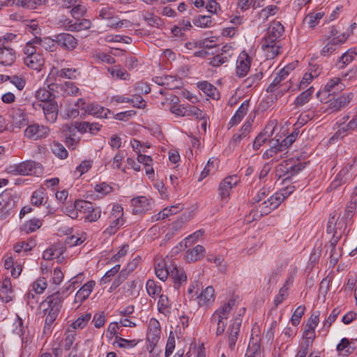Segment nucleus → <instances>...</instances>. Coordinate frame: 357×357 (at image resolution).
Wrapping results in <instances>:
<instances>
[{
    "label": "nucleus",
    "mask_w": 357,
    "mask_h": 357,
    "mask_svg": "<svg viewBox=\"0 0 357 357\" xmlns=\"http://www.w3.org/2000/svg\"><path fill=\"white\" fill-rule=\"evenodd\" d=\"M319 74V71H317V70H314V73H306L302 79V80L299 82V84L298 86V89H304L305 87L307 86L309 84L312 82L314 77H317Z\"/></svg>",
    "instance_id": "nucleus-55"
},
{
    "label": "nucleus",
    "mask_w": 357,
    "mask_h": 357,
    "mask_svg": "<svg viewBox=\"0 0 357 357\" xmlns=\"http://www.w3.org/2000/svg\"><path fill=\"white\" fill-rule=\"evenodd\" d=\"M355 348L351 346L349 340L344 337L337 346V350L343 356H349L354 351Z\"/></svg>",
    "instance_id": "nucleus-43"
},
{
    "label": "nucleus",
    "mask_w": 357,
    "mask_h": 357,
    "mask_svg": "<svg viewBox=\"0 0 357 357\" xmlns=\"http://www.w3.org/2000/svg\"><path fill=\"white\" fill-rule=\"evenodd\" d=\"M136 266H137V262L133 261L128 265V268L129 269L128 271H127L126 269L122 270L119 273L118 276L113 281L111 287H109V292L113 291L117 287H119L121 285V284H122L125 281V280L127 278L129 273L130 271H132L134 270V268L136 267Z\"/></svg>",
    "instance_id": "nucleus-19"
},
{
    "label": "nucleus",
    "mask_w": 357,
    "mask_h": 357,
    "mask_svg": "<svg viewBox=\"0 0 357 357\" xmlns=\"http://www.w3.org/2000/svg\"><path fill=\"white\" fill-rule=\"evenodd\" d=\"M211 22V17L207 15H199L193 20V23L195 26L202 28L209 27Z\"/></svg>",
    "instance_id": "nucleus-64"
},
{
    "label": "nucleus",
    "mask_w": 357,
    "mask_h": 357,
    "mask_svg": "<svg viewBox=\"0 0 357 357\" xmlns=\"http://www.w3.org/2000/svg\"><path fill=\"white\" fill-rule=\"evenodd\" d=\"M258 337H251L245 357H263Z\"/></svg>",
    "instance_id": "nucleus-23"
},
{
    "label": "nucleus",
    "mask_w": 357,
    "mask_h": 357,
    "mask_svg": "<svg viewBox=\"0 0 357 357\" xmlns=\"http://www.w3.org/2000/svg\"><path fill=\"white\" fill-rule=\"evenodd\" d=\"M54 41L65 50L72 51L78 45V40L73 35L61 33L54 36Z\"/></svg>",
    "instance_id": "nucleus-7"
},
{
    "label": "nucleus",
    "mask_w": 357,
    "mask_h": 357,
    "mask_svg": "<svg viewBox=\"0 0 357 357\" xmlns=\"http://www.w3.org/2000/svg\"><path fill=\"white\" fill-rule=\"evenodd\" d=\"M98 17L101 20L112 21L115 19V10L111 6H102L98 10Z\"/></svg>",
    "instance_id": "nucleus-40"
},
{
    "label": "nucleus",
    "mask_w": 357,
    "mask_h": 357,
    "mask_svg": "<svg viewBox=\"0 0 357 357\" xmlns=\"http://www.w3.org/2000/svg\"><path fill=\"white\" fill-rule=\"evenodd\" d=\"M12 122L16 127L21 128L26 124V114L20 108H13L10 112Z\"/></svg>",
    "instance_id": "nucleus-24"
},
{
    "label": "nucleus",
    "mask_w": 357,
    "mask_h": 357,
    "mask_svg": "<svg viewBox=\"0 0 357 357\" xmlns=\"http://www.w3.org/2000/svg\"><path fill=\"white\" fill-rule=\"evenodd\" d=\"M20 197L11 189H6L0 194V213H8L19 201Z\"/></svg>",
    "instance_id": "nucleus-4"
},
{
    "label": "nucleus",
    "mask_w": 357,
    "mask_h": 357,
    "mask_svg": "<svg viewBox=\"0 0 357 357\" xmlns=\"http://www.w3.org/2000/svg\"><path fill=\"white\" fill-rule=\"evenodd\" d=\"M211 321H218V326L215 331V334L217 336L221 335L224 333L225 327L227 324V320L225 319L220 318V316L218 317L217 315H213L211 317Z\"/></svg>",
    "instance_id": "nucleus-59"
},
{
    "label": "nucleus",
    "mask_w": 357,
    "mask_h": 357,
    "mask_svg": "<svg viewBox=\"0 0 357 357\" xmlns=\"http://www.w3.org/2000/svg\"><path fill=\"white\" fill-rule=\"evenodd\" d=\"M261 49L265 52L267 59H273L281 52L280 40H273L271 38H264L261 43Z\"/></svg>",
    "instance_id": "nucleus-6"
},
{
    "label": "nucleus",
    "mask_w": 357,
    "mask_h": 357,
    "mask_svg": "<svg viewBox=\"0 0 357 357\" xmlns=\"http://www.w3.org/2000/svg\"><path fill=\"white\" fill-rule=\"evenodd\" d=\"M344 35H340L337 37L329 38L328 42L321 50V54L323 56H328L332 54L337 48V46L344 43L346 41Z\"/></svg>",
    "instance_id": "nucleus-13"
},
{
    "label": "nucleus",
    "mask_w": 357,
    "mask_h": 357,
    "mask_svg": "<svg viewBox=\"0 0 357 357\" xmlns=\"http://www.w3.org/2000/svg\"><path fill=\"white\" fill-rule=\"evenodd\" d=\"M42 42L41 39H38L36 37V40L32 42H29L26 44L24 47V53L26 56H31L33 54H37L38 47L36 45H40Z\"/></svg>",
    "instance_id": "nucleus-52"
},
{
    "label": "nucleus",
    "mask_w": 357,
    "mask_h": 357,
    "mask_svg": "<svg viewBox=\"0 0 357 357\" xmlns=\"http://www.w3.org/2000/svg\"><path fill=\"white\" fill-rule=\"evenodd\" d=\"M171 98L170 102H169V99L167 98L166 102H162L161 104L163 107L167 106L172 114L180 116H193L195 118H202V111L198 107L190 104L179 105L178 97L174 96Z\"/></svg>",
    "instance_id": "nucleus-2"
},
{
    "label": "nucleus",
    "mask_w": 357,
    "mask_h": 357,
    "mask_svg": "<svg viewBox=\"0 0 357 357\" xmlns=\"http://www.w3.org/2000/svg\"><path fill=\"white\" fill-rule=\"evenodd\" d=\"M40 168V165L34 161L27 160L18 164V173L20 175L33 174V169Z\"/></svg>",
    "instance_id": "nucleus-29"
},
{
    "label": "nucleus",
    "mask_w": 357,
    "mask_h": 357,
    "mask_svg": "<svg viewBox=\"0 0 357 357\" xmlns=\"http://www.w3.org/2000/svg\"><path fill=\"white\" fill-rule=\"evenodd\" d=\"M45 198V193L43 190L39 189L33 192L31 203L35 206H40Z\"/></svg>",
    "instance_id": "nucleus-62"
},
{
    "label": "nucleus",
    "mask_w": 357,
    "mask_h": 357,
    "mask_svg": "<svg viewBox=\"0 0 357 357\" xmlns=\"http://www.w3.org/2000/svg\"><path fill=\"white\" fill-rule=\"evenodd\" d=\"M0 296L6 303L13 299L12 285L11 281L9 278H6L2 281L0 289Z\"/></svg>",
    "instance_id": "nucleus-27"
},
{
    "label": "nucleus",
    "mask_w": 357,
    "mask_h": 357,
    "mask_svg": "<svg viewBox=\"0 0 357 357\" xmlns=\"http://www.w3.org/2000/svg\"><path fill=\"white\" fill-rule=\"evenodd\" d=\"M44 58L40 52L24 58V63L28 67L36 70L41 69V67L44 65Z\"/></svg>",
    "instance_id": "nucleus-21"
},
{
    "label": "nucleus",
    "mask_w": 357,
    "mask_h": 357,
    "mask_svg": "<svg viewBox=\"0 0 357 357\" xmlns=\"http://www.w3.org/2000/svg\"><path fill=\"white\" fill-rule=\"evenodd\" d=\"M33 106L37 109V107L41 108L47 121L54 123L58 116V105L55 100L45 102L44 103H33Z\"/></svg>",
    "instance_id": "nucleus-5"
},
{
    "label": "nucleus",
    "mask_w": 357,
    "mask_h": 357,
    "mask_svg": "<svg viewBox=\"0 0 357 357\" xmlns=\"http://www.w3.org/2000/svg\"><path fill=\"white\" fill-rule=\"evenodd\" d=\"M155 82L158 85L165 86L169 89L178 88V81L174 76L171 75L155 77Z\"/></svg>",
    "instance_id": "nucleus-28"
},
{
    "label": "nucleus",
    "mask_w": 357,
    "mask_h": 357,
    "mask_svg": "<svg viewBox=\"0 0 357 357\" xmlns=\"http://www.w3.org/2000/svg\"><path fill=\"white\" fill-rule=\"evenodd\" d=\"M198 87L202 90L206 96L215 99L217 93L216 88L211 83L204 81L201 82L198 84Z\"/></svg>",
    "instance_id": "nucleus-47"
},
{
    "label": "nucleus",
    "mask_w": 357,
    "mask_h": 357,
    "mask_svg": "<svg viewBox=\"0 0 357 357\" xmlns=\"http://www.w3.org/2000/svg\"><path fill=\"white\" fill-rule=\"evenodd\" d=\"M305 307L304 305H300L295 310L291 319L292 325L297 326L299 324L301 319L305 313Z\"/></svg>",
    "instance_id": "nucleus-63"
},
{
    "label": "nucleus",
    "mask_w": 357,
    "mask_h": 357,
    "mask_svg": "<svg viewBox=\"0 0 357 357\" xmlns=\"http://www.w3.org/2000/svg\"><path fill=\"white\" fill-rule=\"evenodd\" d=\"M13 326V332L20 337H22L24 335L26 330L27 328V327L24 325V321L19 316H17Z\"/></svg>",
    "instance_id": "nucleus-57"
},
{
    "label": "nucleus",
    "mask_w": 357,
    "mask_h": 357,
    "mask_svg": "<svg viewBox=\"0 0 357 357\" xmlns=\"http://www.w3.org/2000/svg\"><path fill=\"white\" fill-rule=\"evenodd\" d=\"M48 0H13L16 6L28 9H36L38 6L45 4Z\"/></svg>",
    "instance_id": "nucleus-34"
},
{
    "label": "nucleus",
    "mask_w": 357,
    "mask_h": 357,
    "mask_svg": "<svg viewBox=\"0 0 357 357\" xmlns=\"http://www.w3.org/2000/svg\"><path fill=\"white\" fill-rule=\"evenodd\" d=\"M239 178L236 175H231L222 180L219 186V195L222 200H227L230 195V190L239 182Z\"/></svg>",
    "instance_id": "nucleus-8"
},
{
    "label": "nucleus",
    "mask_w": 357,
    "mask_h": 357,
    "mask_svg": "<svg viewBox=\"0 0 357 357\" xmlns=\"http://www.w3.org/2000/svg\"><path fill=\"white\" fill-rule=\"evenodd\" d=\"M91 315L87 313L78 317L71 325L74 329H82L86 326L89 321L91 319Z\"/></svg>",
    "instance_id": "nucleus-58"
},
{
    "label": "nucleus",
    "mask_w": 357,
    "mask_h": 357,
    "mask_svg": "<svg viewBox=\"0 0 357 357\" xmlns=\"http://www.w3.org/2000/svg\"><path fill=\"white\" fill-rule=\"evenodd\" d=\"M314 87L311 86L306 91L302 92L298 96L296 97L294 101L296 106H301L310 100L312 93H314Z\"/></svg>",
    "instance_id": "nucleus-46"
},
{
    "label": "nucleus",
    "mask_w": 357,
    "mask_h": 357,
    "mask_svg": "<svg viewBox=\"0 0 357 357\" xmlns=\"http://www.w3.org/2000/svg\"><path fill=\"white\" fill-rule=\"evenodd\" d=\"M234 305V301H229L227 303H225L222 306L217 309L214 312L213 315H218L220 316V318L225 319V320H227L229 317V314L230 313V311L232 309V307Z\"/></svg>",
    "instance_id": "nucleus-37"
},
{
    "label": "nucleus",
    "mask_w": 357,
    "mask_h": 357,
    "mask_svg": "<svg viewBox=\"0 0 357 357\" xmlns=\"http://www.w3.org/2000/svg\"><path fill=\"white\" fill-rule=\"evenodd\" d=\"M138 342L137 340H127L116 336L114 344H116L119 348L131 349L135 347Z\"/></svg>",
    "instance_id": "nucleus-49"
},
{
    "label": "nucleus",
    "mask_w": 357,
    "mask_h": 357,
    "mask_svg": "<svg viewBox=\"0 0 357 357\" xmlns=\"http://www.w3.org/2000/svg\"><path fill=\"white\" fill-rule=\"evenodd\" d=\"M287 77L283 75L280 71L277 73V75L273 79V82L267 87L266 91L268 93H273L276 90L279 89L280 87L283 86L284 81Z\"/></svg>",
    "instance_id": "nucleus-38"
},
{
    "label": "nucleus",
    "mask_w": 357,
    "mask_h": 357,
    "mask_svg": "<svg viewBox=\"0 0 357 357\" xmlns=\"http://www.w3.org/2000/svg\"><path fill=\"white\" fill-rule=\"evenodd\" d=\"M218 165V161L215 158H210L204 167L203 171L201 173L200 175V180L203 179L204 178L206 177L211 171L215 170L216 169V166Z\"/></svg>",
    "instance_id": "nucleus-60"
},
{
    "label": "nucleus",
    "mask_w": 357,
    "mask_h": 357,
    "mask_svg": "<svg viewBox=\"0 0 357 357\" xmlns=\"http://www.w3.org/2000/svg\"><path fill=\"white\" fill-rule=\"evenodd\" d=\"M36 98L41 102L40 103H44L45 102L54 100L56 95L50 89L42 88L36 92Z\"/></svg>",
    "instance_id": "nucleus-33"
},
{
    "label": "nucleus",
    "mask_w": 357,
    "mask_h": 357,
    "mask_svg": "<svg viewBox=\"0 0 357 357\" xmlns=\"http://www.w3.org/2000/svg\"><path fill=\"white\" fill-rule=\"evenodd\" d=\"M141 15L142 19L150 26L159 27L162 24V20L152 13L143 11Z\"/></svg>",
    "instance_id": "nucleus-41"
},
{
    "label": "nucleus",
    "mask_w": 357,
    "mask_h": 357,
    "mask_svg": "<svg viewBox=\"0 0 357 357\" xmlns=\"http://www.w3.org/2000/svg\"><path fill=\"white\" fill-rule=\"evenodd\" d=\"M215 290L213 287L208 286L197 296L199 306H208L215 301Z\"/></svg>",
    "instance_id": "nucleus-16"
},
{
    "label": "nucleus",
    "mask_w": 357,
    "mask_h": 357,
    "mask_svg": "<svg viewBox=\"0 0 357 357\" xmlns=\"http://www.w3.org/2000/svg\"><path fill=\"white\" fill-rule=\"evenodd\" d=\"M355 55H357V50L356 48L348 50L339 58L336 63V66H337V68L340 69L344 68L354 59Z\"/></svg>",
    "instance_id": "nucleus-26"
},
{
    "label": "nucleus",
    "mask_w": 357,
    "mask_h": 357,
    "mask_svg": "<svg viewBox=\"0 0 357 357\" xmlns=\"http://www.w3.org/2000/svg\"><path fill=\"white\" fill-rule=\"evenodd\" d=\"M74 203L75 207L77 208V213L79 212L86 213L89 210H90V208H91V206L93 205L90 202L81 199L76 200Z\"/></svg>",
    "instance_id": "nucleus-61"
},
{
    "label": "nucleus",
    "mask_w": 357,
    "mask_h": 357,
    "mask_svg": "<svg viewBox=\"0 0 357 357\" xmlns=\"http://www.w3.org/2000/svg\"><path fill=\"white\" fill-rule=\"evenodd\" d=\"M284 191V192H276L259 204L255 209L250 212L249 218L252 220H256L277 208L287 195L286 190Z\"/></svg>",
    "instance_id": "nucleus-1"
},
{
    "label": "nucleus",
    "mask_w": 357,
    "mask_h": 357,
    "mask_svg": "<svg viewBox=\"0 0 357 357\" xmlns=\"http://www.w3.org/2000/svg\"><path fill=\"white\" fill-rule=\"evenodd\" d=\"M169 265H167L166 262L161 261L155 267V273L156 276L162 281H165L169 277Z\"/></svg>",
    "instance_id": "nucleus-36"
},
{
    "label": "nucleus",
    "mask_w": 357,
    "mask_h": 357,
    "mask_svg": "<svg viewBox=\"0 0 357 357\" xmlns=\"http://www.w3.org/2000/svg\"><path fill=\"white\" fill-rule=\"evenodd\" d=\"M203 234L204 231L202 229L196 231L193 234L187 236L182 242L180 243L181 247H183L184 248H188L202 236Z\"/></svg>",
    "instance_id": "nucleus-51"
},
{
    "label": "nucleus",
    "mask_w": 357,
    "mask_h": 357,
    "mask_svg": "<svg viewBox=\"0 0 357 357\" xmlns=\"http://www.w3.org/2000/svg\"><path fill=\"white\" fill-rule=\"evenodd\" d=\"M357 128V114L354 116V118L346 125L343 126L341 128L338 130L337 132L335 134L333 137H342L344 133L348 130H354Z\"/></svg>",
    "instance_id": "nucleus-44"
},
{
    "label": "nucleus",
    "mask_w": 357,
    "mask_h": 357,
    "mask_svg": "<svg viewBox=\"0 0 357 357\" xmlns=\"http://www.w3.org/2000/svg\"><path fill=\"white\" fill-rule=\"evenodd\" d=\"M0 45H1L0 44ZM15 50L12 47L0 46V63L3 66H11L15 61Z\"/></svg>",
    "instance_id": "nucleus-15"
},
{
    "label": "nucleus",
    "mask_w": 357,
    "mask_h": 357,
    "mask_svg": "<svg viewBox=\"0 0 357 357\" xmlns=\"http://www.w3.org/2000/svg\"><path fill=\"white\" fill-rule=\"evenodd\" d=\"M146 289L148 294L152 298H155V296H158L162 291L161 286L155 280L151 279L147 280L146 283Z\"/></svg>",
    "instance_id": "nucleus-42"
},
{
    "label": "nucleus",
    "mask_w": 357,
    "mask_h": 357,
    "mask_svg": "<svg viewBox=\"0 0 357 357\" xmlns=\"http://www.w3.org/2000/svg\"><path fill=\"white\" fill-rule=\"evenodd\" d=\"M64 298L61 296L59 291L47 296L46 299L41 303V305L47 307L43 309L44 314L47 317V321L56 320L62 307V303Z\"/></svg>",
    "instance_id": "nucleus-3"
},
{
    "label": "nucleus",
    "mask_w": 357,
    "mask_h": 357,
    "mask_svg": "<svg viewBox=\"0 0 357 357\" xmlns=\"http://www.w3.org/2000/svg\"><path fill=\"white\" fill-rule=\"evenodd\" d=\"M251 59L249 55L243 51L238 56L236 61V75L241 77H245L250 70Z\"/></svg>",
    "instance_id": "nucleus-9"
},
{
    "label": "nucleus",
    "mask_w": 357,
    "mask_h": 357,
    "mask_svg": "<svg viewBox=\"0 0 357 357\" xmlns=\"http://www.w3.org/2000/svg\"><path fill=\"white\" fill-rule=\"evenodd\" d=\"M158 310L165 316H169L171 313L172 303L167 296L161 294L157 303Z\"/></svg>",
    "instance_id": "nucleus-30"
},
{
    "label": "nucleus",
    "mask_w": 357,
    "mask_h": 357,
    "mask_svg": "<svg viewBox=\"0 0 357 357\" xmlns=\"http://www.w3.org/2000/svg\"><path fill=\"white\" fill-rule=\"evenodd\" d=\"M284 31V26L278 21H273L268 28V36L266 38H271L273 40H280L279 38Z\"/></svg>",
    "instance_id": "nucleus-22"
},
{
    "label": "nucleus",
    "mask_w": 357,
    "mask_h": 357,
    "mask_svg": "<svg viewBox=\"0 0 357 357\" xmlns=\"http://www.w3.org/2000/svg\"><path fill=\"white\" fill-rule=\"evenodd\" d=\"M110 223L109 227H107L103 231L105 234L107 235H113L116 234V232L119 229L121 226H122L125 222L124 218H109Z\"/></svg>",
    "instance_id": "nucleus-35"
},
{
    "label": "nucleus",
    "mask_w": 357,
    "mask_h": 357,
    "mask_svg": "<svg viewBox=\"0 0 357 357\" xmlns=\"http://www.w3.org/2000/svg\"><path fill=\"white\" fill-rule=\"evenodd\" d=\"M279 8L274 5L268 6L263 8L259 15V19L265 22L268 20L270 16H273L277 13Z\"/></svg>",
    "instance_id": "nucleus-45"
},
{
    "label": "nucleus",
    "mask_w": 357,
    "mask_h": 357,
    "mask_svg": "<svg viewBox=\"0 0 357 357\" xmlns=\"http://www.w3.org/2000/svg\"><path fill=\"white\" fill-rule=\"evenodd\" d=\"M52 153L61 159H65L68 157V151L66 148L60 143L54 142L51 145Z\"/></svg>",
    "instance_id": "nucleus-53"
},
{
    "label": "nucleus",
    "mask_w": 357,
    "mask_h": 357,
    "mask_svg": "<svg viewBox=\"0 0 357 357\" xmlns=\"http://www.w3.org/2000/svg\"><path fill=\"white\" fill-rule=\"evenodd\" d=\"M86 213V215L84 218V221L93 222L97 221L100 218L101 210L98 207L94 208L92 205L91 208Z\"/></svg>",
    "instance_id": "nucleus-54"
},
{
    "label": "nucleus",
    "mask_w": 357,
    "mask_h": 357,
    "mask_svg": "<svg viewBox=\"0 0 357 357\" xmlns=\"http://www.w3.org/2000/svg\"><path fill=\"white\" fill-rule=\"evenodd\" d=\"M262 77L263 73L261 72H258L251 75L243 81V85L246 88L256 87L259 84Z\"/></svg>",
    "instance_id": "nucleus-48"
},
{
    "label": "nucleus",
    "mask_w": 357,
    "mask_h": 357,
    "mask_svg": "<svg viewBox=\"0 0 357 357\" xmlns=\"http://www.w3.org/2000/svg\"><path fill=\"white\" fill-rule=\"evenodd\" d=\"M107 112H109L108 109L96 104L87 105L85 109V114H91L98 118H107Z\"/></svg>",
    "instance_id": "nucleus-31"
},
{
    "label": "nucleus",
    "mask_w": 357,
    "mask_h": 357,
    "mask_svg": "<svg viewBox=\"0 0 357 357\" xmlns=\"http://www.w3.org/2000/svg\"><path fill=\"white\" fill-rule=\"evenodd\" d=\"M95 281L90 280L84 284L76 293L75 303H82L91 294L94 286Z\"/></svg>",
    "instance_id": "nucleus-17"
},
{
    "label": "nucleus",
    "mask_w": 357,
    "mask_h": 357,
    "mask_svg": "<svg viewBox=\"0 0 357 357\" xmlns=\"http://www.w3.org/2000/svg\"><path fill=\"white\" fill-rule=\"evenodd\" d=\"M344 84L340 83V79L335 77L327 82L324 87V90L327 92L335 93L339 91H342L344 89Z\"/></svg>",
    "instance_id": "nucleus-39"
},
{
    "label": "nucleus",
    "mask_w": 357,
    "mask_h": 357,
    "mask_svg": "<svg viewBox=\"0 0 357 357\" xmlns=\"http://www.w3.org/2000/svg\"><path fill=\"white\" fill-rule=\"evenodd\" d=\"M32 291L36 294H41L47 287V280L44 277H40L33 282Z\"/></svg>",
    "instance_id": "nucleus-50"
},
{
    "label": "nucleus",
    "mask_w": 357,
    "mask_h": 357,
    "mask_svg": "<svg viewBox=\"0 0 357 357\" xmlns=\"http://www.w3.org/2000/svg\"><path fill=\"white\" fill-rule=\"evenodd\" d=\"M148 329L149 330L146 335L147 340H151L153 342V340H160L161 328L160 324L156 319L152 318L150 319Z\"/></svg>",
    "instance_id": "nucleus-18"
},
{
    "label": "nucleus",
    "mask_w": 357,
    "mask_h": 357,
    "mask_svg": "<svg viewBox=\"0 0 357 357\" xmlns=\"http://www.w3.org/2000/svg\"><path fill=\"white\" fill-rule=\"evenodd\" d=\"M249 100H245L243 102H242L238 110L236 112L235 114L230 119L229 122V127H233L241 121L243 116L247 114Z\"/></svg>",
    "instance_id": "nucleus-25"
},
{
    "label": "nucleus",
    "mask_w": 357,
    "mask_h": 357,
    "mask_svg": "<svg viewBox=\"0 0 357 357\" xmlns=\"http://www.w3.org/2000/svg\"><path fill=\"white\" fill-rule=\"evenodd\" d=\"M131 204L133 206V212L135 214L145 213L151 210L152 207V202L144 196L132 199Z\"/></svg>",
    "instance_id": "nucleus-12"
},
{
    "label": "nucleus",
    "mask_w": 357,
    "mask_h": 357,
    "mask_svg": "<svg viewBox=\"0 0 357 357\" xmlns=\"http://www.w3.org/2000/svg\"><path fill=\"white\" fill-rule=\"evenodd\" d=\"M65 7L72 8L70 13L75 20H79L83 17L86 11V8L82 3L81 0H68L65 3Z\"/></svg>",
    "instance_id": "nucleus-14"
},
{
    "label": "nucleus",
    "mask_w": 357,
    "mask_h": 357,
    "mask_svg": "<svg viewBox=\"0 0 357 357\" xmlns=\"http://www.w3.org/2000/svg\"><path fill=\"white\" fill-rule=\"evenodd\" d=\"M242 320L239 317H236L233 323L229 326L228 328V347L231 351L234 350L236 343L240 332V327L241 325Z\"/></svg>",
    "instance_id": "nucleus-10"
},
{
    "label": "nucleus",
    "mask_w": 357,
    "mask_h": 357,
    "mask_svg": "<svg viewBox=\"0 0 357 357\" xmlns=\"http://www.w3.org/2000/svg\"><path fill=\"white\" fill-rule=\"evenodd\" d=\"M205 248L200 245H197L192 249L187 250L185 259L188 262L192 263L199 261L204 255Z\"/></svg>",
    "instance_id": "nucleus-20"
},
{
    "label": "nucleus",
    "mask_w": 357,
    "mask_h": 357,
    "mask_svg": "<svg viewBox=\"0 0 357 357\" xmlns=\"http://www.w3.org/2000/svg\"><path fill=\"white\" fill-rule=\"evenodd\" d=\"M42 225V222L38 218H33L27 221L23 226V229L26 232H33L39 229Z\"/></svg>",
    "instance_id": "nucleus-56"
},
{
    "label": "nucleus",
    "mask_w": 357,
    "mask_h": 357,
    "mask_svg": "<svg viewBox=\"0 0 357 357\" xmlns=\"http://www.w3.org/2000/svg\"><path fill=\"white\" fill-rule=\"evenodd\" d=\"M169 277L173 280L174 287L178 289L182 283L185 282L187 276L183 268L174 264L169 265Z\"/></svg>",
    "instance_id": "nucleus-11"
},
{
    "label": "nucleus",
    "mask_w": 357,
    "mask_h": 357,
    "mask_svg": "<svg viewBox=\"0 0 357 357\" xmlns=\"http://www.w3.org/2000/svg\"><path fill=\"white\" fill-rule=\"evenodd\" d=\"M307 162H297V164L292 165L291 162H287L284 176L286 178H290L291 176L297 174L299 172L302 171Z\"/></svg>",
    "instance_id": "nucleus-32"
}]
</instances>
